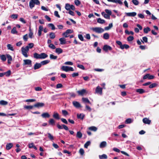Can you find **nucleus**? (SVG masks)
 I'll return each mask as SVG.
<instances>
[{
  "label": "nucleus",
  "instance_id": "f257e3e1",
  "mask_svg": "<svg viewBox=\"0 0 159 159\" xmlns=\"http://www.w3.org/2000/svg\"><path fill=\"white\" fill-rule=\"evenodd\" d=\"M48 55L44 53H42L40 54L35 53L34 54V57L36 59H44L47 58Z\"/></svg>",
  "mask_w": 159,
  "mask_h": 159
},
{
  "label": "nucleus",
  "instance_id": "f03ea898",
  "mask_svg": "<svg viewBox=\"0 0 159 159\" xmlns=\"http://www.w3.org/2000/svg\"><path fill=\"white\" fill-rule=\"evenodd\" d=\"M39 5L40 2L38 0H31L29 3V6L31 9H32L34 6V4Z\"/></svg>",
  "mask_w": 159,
  "mask_h": 159
},
{
  "label": "nucleus",
  "instance_id": "7ed1b4c3",
  "mask_svg": "<svg viewBox=\"0 0 159 159\" xmlns=\"http://www.w3.org/2000/svg\"><path fill=\"white\" fill-rule=\"evenodd\" d=\"M22 54L26 57H28L27 53L28 52L29 49L28 47L26 46L25 47H22L21 49Z\"/></svg>",
  "mask_w": 159,
  "mask_h": 159
},
{
  "label": "nucleus",
  "instance_id": "20e7f679",
  "mask_svg": "<svg viewBox=\"0 0 159 159\" xmlns=\"http://www.w3.org/2000/svg\"><path fill=\"white\" fill-rule=\"evenodd\" d=\"M91 30L93 31L98 33H101L104 31V30L100 27H96L95 28H92Z\"/></svg>",
  "mask_w": 159,
  "mask_h": 159
},
{
  "label": "nucleus",
  "instance_id": "39448f33",
  "mask_svg": "<svg viewBox=\"0 0 159 159\" xmlns=\"http://www.w3.org/2000/svg\"><path fill=\"white\" fill-rule=\"evenodd\" d=\"M61 69L63 71L66 72H68L69 71H74V69L73 67L67 66H63L61 67Z\"/></svg>",
  "mask_w": 159,
  "mask_h": 159
},
{
  "label": "nucleus",
  "instance_id": "423d86ee",
  "mask_svg": "<svg viewBox=\"0 0 159 159\" xmlns=\"http://www.w3.org/2000/svg\"><path fill=\"white\" fill-rule=\"evenodd\" d=\"M103 49L106 52H107L108 50L111 51L112 49V48L110 46L105 45L103 47Z\"/></svg>",
  "mask_w": 159,
  "mask_h": 159
},
{
  "label": "nucleus",
  "instance_id": "0eeeda50",
  "mask_svg": "<svg viewBox=\"0 0 159 159\" xmlns=\"http://www.w3.org/2000/svg\"><path fill=\"white\" fill-rule=\"evenodd\" d=\"M154 76L153 75H150L149 74H147L144 75L143 77V79H146L148 78L149 80L153 79L154 78Z\"/></svg>",
  "mask_w": 159,
  "mask_h": 159
},
{
  "label": "nucleus",
  "instance_id": "6e6552de",
  "mask_svg": "<svg viewBox=\"0 0 159 159\" xmlns=\"http://www.w3.org/2000/svg\"><path fill=\"white\" fill-rule=\"evenodd\" d=\"M57 127L58 128V129H61L63 128H64L66 130H68V128L67 126L66 125H63L62 126L60 125L59 124H57Z\"/></svg>",
  "mask_w": 159,
  "mask_h": 159
},
{
  "label": "nucleus",
  "instance_id": "1a4fd4ad",
  "mask_svg": "<svg viewBox=\"0 0 159 159\" xmlns=\"http://www.w3.org/2000/svg\"><path fill=\"white\" fill-rule=\"evenodd\" d=\"M73 105L76 108L81 107V106L79 102L77 101H74L72 102Z\"/></svg>",
  "mask_w": 159,
  "mask_h": 159
},
{
  "label": "nucleus",
  "instance_id": "9d476101",
  "mask_svg": "<svg viewBox=\"0 0 159 159\" xmlns=\"http://www.w3.org/2000/svg\"><path fill=\"white\" fill-rule=\"evenodd\" d=\"M77 93L79 95L83 96L86 93V91L85 89H83L81 90L78 91Z\"/></svg>",
  "mask_w": 159,
  "mask_h": 159
},
{
  "label": "nucleus",
  "instance_id": "9b49d317",
  "mask_svg": "<svg viewBox=\"0 0 159 159\" xmlns=\"http://www.w3.org/2000/svg\"><path fill=\"white\" fill-rule=\"evenodd\" d=\"M102 88H100L99 86H98L96 89V92L100 95H102Z\"/></svg>",
  "mask_w": 159,
  "mask_h": 159
},
{
  "label": "nucleus",
  "instance_id": "f8f14e48",
  "mask_svg": "<svg viewBox=\"0 0 159 159\" xmlns=\"http://www.w3.org/2000/svg\"><path fill=\"white\" fill-rule=\"evenodd\" d=\"M44 104L43 103L37 102L34 105V107L39 108L44 106Z\"/></svg>",
  "mask_w": 159,
  "mask_h": 159
},
{
  "label": "nucleus",
  "instance_id": "ddd939ff",
  "mask_svg": "<svg viewBox=\"0 0 159 159\" xmlns=\"http://www.w3.org/2000/svg\"><path fill=\"white\" fill-rule=\"evenodd\" d=\"M107 1L109 2H111L116 3H118L120 5H122L123 4L122 2L120 0H107Z\"/></svg>",
  "mask_w": 159,
  "mask_h": 159
},
{
  "label": "nucleus",
  "instance_id": "4468645a",
  "mask_svg": "<svg viewBox=\"0 0 159 159\" xmlns=\"http://www.w3.org/2000/svg\"><path fill=\"white\" fill-rule=\"evenodd\" d=\"M24 63L23 65H29L31 64L32 61L31 60L29 59L24 60H23Z\"/></svg>",
  "mask_w": 159,
  "mask_h": 159
},
{
  "label": "nucleus",
  "instance_id": "2eb2a0df",
  "mask_svg": "<svg viewBox=\"0 0 159 159\" xmlns=\"http://www.w3.org/2000/svg\"><path fill=\"white\" fill-rule=\"evenodd\" d=\"M7 57V62L8 64H10L12 60L11 56L9 54H7L6 55Z\"/></svg>",
  "mask_w": 159,
  "mask_h": 159
},
{
  "label": "nucleus",
  "instance_id": "dca6fc26",
  "mask_svg": "<svg viewBox=\"0 0 159 159\" xmlns=\"http://www.w3.org/2000/svg\"><path fill=\"white\" fill-rule=\"evenodd\" d=\"M42 66L41 64L40 63H36L34 66V70H36L40 68Z\"/></svg>",
  "mask_w": 159,
  "mask_h": 159
},
{
  "label": "nucleus",
  "instance_id": "f3484780",
  "mask_svg": "<svg viewBox=\"0 0 159 159\" xmlns=\"http://www.w3.org/2000/svg\"><path fill=\"white\" fill-rule=\"evenodd\" d=\"M143 122L146 124H149L151 123V120L147 118H143Z\"/></svg>",
  "mask_w": 159,
  "mask_h": 159
},
{
  "label": "nucleus",
  "instance_id": "a211bd4d",
  "mask_svg": "<svg viewBox=\"0 0 159 159\" xmlns=\"http://www.w3.org/2000/svg\"><path fill=\"white\" fill-rule=\"evenodd\" d=\"M82 101L84 103H88L90 104H91V103L88 98H82Z\"/></svg>",
  "mask_w": 159,
  "mask_h": 159
},
{
  "label": "nucleus",
  "instance_id": "6ab92c4d",
  "mask_svg": "<svg viewBox=\"0 0 159 159\" xmlns=\"http://www.w3.org/2000/svg\"><path fill=\"white\" fill-rule=\"evenodd\" d=\"M101 14L105 18L108 19H110V16L109 15L106 14L105 12H102L101 13Z\"/></svg>",
  "mask_w": 159,
  "mask_h": 159
},
{
  "label": "nucleus",
  "instance_id": "aec40b11",
  "mask_svg": "<svg viewBox=\"0 0 159 159\" xmlns=\"http://www.w3.org/2000/svg\"><path fill=\"white\" fill-rule=\"evenodd\" d=\"M41 116L43 118H49L50 116V115L47 112H45L41 115Z\"/></svg>",
  "mask_w": 159,
  "mask_h": 159
},
{
  "label": "nucleus",
  "instance_id": "412c9836",
  "mask_svg": "<svg viewBox=\"0 0 159 159\" xmlns=\"http://www.w3.org/2000/svg\"><path fill=\"white\" fill-rule=\"evenodd\" d=\"M107 143L105 141L102 142L100 144V147L101 148H103L107 146Z\"/></svg>",
  "mask_w": 159,
  "mask_h": 159
},
{
  "label": "nucleus",
  "instance_id": "4be33fe9",
  "mask_svg": "<svg viewBox=\"0 0 159 159\" xmlns=\"http://www.w3.org/2000/svg\"><path fill=\"white\" fill-rule=\"evenodd\" d=\"M55 52L58 54H59L62 52L63 50L60 48H57L56 49Z\"/></svg>",
  "mask_w": 159,
  "mask_h": 159
},
{
  "label": "nucleus",
  "instance_id": "5701e85b",
  "mask_svg": "<svg viewBox=\"0 0 159 159\" xmlns=\"http://www.w3.org/2000/svg\"><path fill=\"white\" fill-rule=\"evenodd\" d=\"M13 144L11 143H7L6 146V149L7 150H10L13 146Z\"/></svg>",
  "mask_w": 159,
  "mask_h": 159
},
{
  "label": "nucleus",
  "instance_id": "b1692460",
  "mask_svg": "<svg viewBox=\"0 0 159 159\" xmlns=\"http://www.w3.org/2000/svg\"><path fill=\"white\" fill-rule=\"evenodd\" d=\"M53 117L55 119L59 120L60 119L59 114L57 112H54L53 115Z\"/></svg>",
  "mask_w": 159,
  "mask_h": 159
},
{
  "label": "nucleus",
  "instance_id": "393cba45",
  "mask_svg": "<svg viewBox=\"0 0 159 159\" xmlns=\"http://www.w3.org/2000/svg\"><path fill=\"white\" fill-rule=\"evenodd\" d=\"M126 15L129 16H134L136 15V13L135 12H129L126 13Z\"/></svg>",
  "mask_w": 159,
  "mask_h": 159
},
{
  "label": "nucleus",
  "instance_id": "a878e982",
  "mask_svg": "<svg viewBox=\"0 0 159 159\" xmlns=\"http://www.w3.org/2000/svg\"><path fill=\"white\" fill-rule=\"evenodd\" d=\"M59 40L60 42V44H64L66 43V39L64 38H60L59 39Z\"/></svg>",
  "mask_w": 159,
  "mask_h": 159
},
{
  "label": "nucleus",
  "instance_id": "bb28decb",
  "mask_svg": "<svg viewBox=\"0 0 159 159\" xmlns=\"http://www.w3.org/2000/svg\"><path fill=\"white\" fill-rule=\"evenodd\" d=\"M0 58L3 61H5L6 60V57L4 55H1L0 54Z\"/></svg>",
  "mask_w": 159,
  "mask_h": 159
},
{
  "label": "nucleus",
  "instance_id": "cd10ccee",
  "mask_svg": "<svg viewBox=\"0 0 159 159\" xmlns=\"http://www.w3.org/2000/svg\"><path fill=\"white\" fill-rule=\"evenodd\" d=\"M99 157L100 159H106L107 158V156L105 154H103L101 155H100L99 156Z\"/></svg>",
  "mask_w": 159,
  "mask_h": 159
},
{
  "label": "nucleus",
  "instance_id": "c85d7f7f",
  "mask_svg": "<svg viewBox=\"0 0 159 159\" xmlns=\"http://www.w3.org/2000/svg\"><path fill=\"white\" fill-rule=\"evenodd\" d=\"M68 95L70 96V98H75L76 96V94L74 93H68Z\"/></svg>",
  "mask_w": 159,
  "mask_h": 159
},
{
  "label": "nucleus",
  "instance_id": "c756f323",
  "mask_svg": "<svg viewBox=\"0 0 159 159\" xmlns=\"http://www.w3.org/2000/svg\"><path fill=\"white\" fill-rule=\"evenodd\" d=\"M84 116V115L83 114H77V117L78 119H83Z\"/></svg>",
  "mask_w": 159,
  "mask_h": 159
},
{
  "label": "nucleus",
  "instance_id": "7c9ffc66",
  "mask_svg": "<svg viewBox=\"0 0 159 159\" xmlns=\"http://www.w3.org/2000/svg\"><path fill=\"white\" fill-rule=\"evenodd\" d=\"M8 104V102L4 100H2L0 101V105H6Z\"/></svg>",
  "mask_w": 159,
  "mask_h": 159
},
{
  "label": "nucleus",
  "instance_id": "2f4dec72",
  "mask_svg": "<svg viewBox=\"0 0 159 159\" xmlns=\"http://www.w3.org/2000/svg\"><path fill=\"white\" fill-rule=\"evenodd\" d=\"M49 124L50 125H55V121L53 119H51L49 121Z\"/></svg>",
  "mask_w": 159,
  "mask_h": 159
},
{
  "label": "nucleus",
  "instance_id": "473e14b6",
  "mask_svg": "<svg viewBox=\"0 0 159 159\" xmlns=\"http://www.w3.org/2000/svg\"><path fill=\"white\" fill-rule=\"evenodd\" d=\"M97 22L98 23L101 24H103L105 23V21L103 19H101V18H99L97 19Z\"/></svg>",
  "mask_w": 159,
  "mask_h": 159
},
{
  "label": "nucleus",
  "instance_id": "72a5a7b5",
  "mask_svg": "<svg viewBox=\"0 0 159 159\" xmlns=\"http://www.w3.org/2000/svg\"><path fill=\"white\" fill-rule=\"evenodd\" d=\"M49 62L50 61L49 60H46L41 61L40 63L42 66L44 65L48 64Z\"/></svg>",
  "mask_w": 159,
  "mask_h": 159
},
{
  "label": "nucleus",
  "instance_id": "f704fd0d",
  "mask_svg": "<svg viewBox=\"0 0 159 159\" xmlns=\"http://www.w3.org/2000/svg\"><path fill=\"white\" fill-rule=\"evenodd\" d=\"M103 38L105 39H108L109 38V35L108 33H106L103 34Z\"/></svg>",
  "mask_w": 159,
  "mask_h": 159
},
{
  "label": "nucleus",
  "instance_id": "c9c22d12",
  "mask_svg": "<svg viewBox=\"0 0 159 159\" xmlns=\"http://www.w3.org/2000/svg\"><path fill=\"white\" fill-rule=\"evenodd\" d=\"M50 38V39H53L55 38V35L54 33L51 32L49 34Z\"/></svg>",
  "mask_w": 159,
  "mask_h": 159
},
{
  "label": "nucleus",
  "instance_id": "e433bc0d",
  "mask_svg": "<svg viewBox=\"0 0 159 159\" xmlns=\"http://www.w3.org/2000/svg\"><path fill=\"white\" fill-rule=\"evenodd\" d=\"M48 138L51 141H53L54 139V137L50 133H48Z\"/></svg>",
  "mask_w": 159,
  "mask_h": 159
},
{
  "label": "nucleus",
  "instance_id": "4c0bfd02",
  "mask_svg": "<svg viewBox=\"0 0 159 159\" xmlns=\"http://www.w3.org/2000/svg\"><path fill=\"white\" fill-rule=\"evenodd\" d=\"M7 49L12 51H14V49L13 46L11 44H8L7 45Z\"/></svg>",
  "mask_w": 159,
  "mask_h": 159
},
{
  "label": "nucleus",
  "instance_id": "58836bf2",
  "mask_svg": "<svg viewBox=\"0 0 159 159\" xmlns=\"http://www.w3.org/2000/svg\"><path fill=\"white\" fill-rule=\"evenodd\" d=\"M82 136V134L80 131H78L77 133L76 137L79 138H81Z\"/></svg>",
  "mask_w": 159,
  "mask_h": 159
},
{
  "label": "nucleus",
  "instance_id": "ea45409f",
  "mask_svg": "<svg viewBox=\"0 0 159 159\" xmlns=\"http://www.w3.org/2000/svg\"><path fill=\"white\" fill-rule=\"evenodd\" d=\"M89 129L91 130L94 131H97V127H96L95 126H93L91 127H89Z\"/></svg>",
  "mask_w": 159,
  "mask_h": 159
},
{
  "label": "nucleus",
  "instance_id": "a19ab883",
  "mask_svg": "<svg viewBox=\"0 0 159 159\" xmlns=\"http://www.w3.org/2000/svg\"><path fill=\"white\" fill-rule=\"evenodd\" d=\"M57 57L56 56H54L52 54H51L50 55V58L51 59L55 60L56 59Z\"/></svg>",
  "mask_w": 159,
  "mask_h": 159
},
{
  "label": "nucleus",
  "instance_id": "79ce46f5",
  "mask_svg": "<svg viewBox=\"0 0 159 159\" xmlns=\"http://www.w3.org/2000/svg\"><path fill=\"white\" fill-rule=\"evenodd\" d=\"M151 30L150 29L149 27H147L143 29L144 32L145 33H148V32Z\"/></svg>",
  "mask_w": 159,
  "mask_h": 159
},
{
  "label": "nucleus",
  "instance_id": "37998d69",
  "mask_svg": "<svg viewBox=\"0 0 159 159\" xmlns=\"http://www.w3.org/2000/svg\"><path fill=\"white\" fill-rule=\"evenodd\" d=\"M48 26L49 27H51L52 30H54L55 29V27L53 24H49Z\"/></svg>",
  "mask_w": 159,
  "mask_h": 159
},
{
  "label": "nucleus",
  "instance_id": "c03bdc74",
  "mask_svg": "<svg viewBox=\"0 0 159 159\" xmlns=\"http://www.w3.org/2000/svg\"><path fill=\"white\" fill-rule=\"evenodd\" d=\"M70 5L68 3H66L65 5V8L67 10H70Z\"/></svg>",
  "mask_w": 159,
  "mask_h": 159
},
{
  "label": "nucleus",
  "instance_id": "a18cd8bd",
  "mask_svg": "<svg viewBox=\"0 0 159 159\" xmlns=\"http://www.w3.org/2000/svg\"><path fill=\"white\" fill-rule=\"evenodd\" d=\"M11 32L12 34H17V31L16 30V27H14L12 29V30H11Z\"/></svg>",
  "mask_w": 159,
  "mask_h": 159
},
{
  "label": "nucleus",
  "instance_id": "49530a36",
  "mask_svg": "<svg viewBox=\"0 0 159 159\" xmlns=\"http://www.w3.org/2000/svg\"><path fill=\"white\" fill-rule=\"evenodd\" d=\"M132 120L130 118H128L125 121V123L126 124H130L132 123Z\"/></svg>",
  "mask_w": 159,
  "mask_h": 159
},
{
  "label": "nucleus",
  "instance_id": "de8ad7c7",
  "mask_svg": "<svg viewBox=\"0 0 159 159\" xmlns=\"http://www.w3.org/2000/svg\"><path fill=\"white\" fill-rule=\"evenodd\" d=\"M125 34H128V35H129V34L133 35L134 34V32L133 31H129L127 30H125Z\"/></svg>",
  "mask_w": 159,
  "mask_h": 159
},
{
  "label": "nucleus",
  "instance_id": "09e8293b",
  "mask_svg": "<svg viewBox=\"0 0 159 159\" xmlns=\"http://www.w3.org/2000/svg\"><path fill=\"white\" fill-rule=\"evenodd\" d=\"M34 106H26L24 107V108L27 109H31L33 108Z\"/></svg>",
  "mask_w": 159,
  "mask_h": 159
},
{
  "label": "nucleus",
  "instance_id": "8fccbe9b",
  "mask_svg": "<svg viewBox=\"0 0 159 159\" xmlns=\"http://www.w3.org/2000/svg\"><path fill=\"white\" fill-rule=\"evenodd\" d=\"M79 152L81 155L83 156L84 153V150L82 148H80L79 150Z\"/></svg>",
  "mask_w": 159,
  "mask_h": 159
},
{
  "label": "nucleus",
  "instance_id": "3c124183",
  "mask_svg": "<svg viewBox=\"0 0 159 159\" xmlns=\"http://www.w3.org/2000/svg\"><path fill=\"white\" fill-rule=\"evenodd\" d=\"M90 144V142L89 141H87L84 145V147L86 148H87L89 146Z\"/></svg>",
  "mask_w": 159,
  "mask_h": 159
},
{
  "label": "nucleus",
  "instance_id": "603ef678",
  "mask_svg": "<svg viewBox=\"0 0 159 159\" xmlns=\"http://www.w3.org/2000/svg\"><path fill=\"white\" fill-rule=\"evenodd\" d=\"M134 39V37L132 36H130L127 38V40L128 41H132Z\"/></svg>",
  "mask_w": 159,
  "mask_h": 159
},
{
  "label": "nucleus",
  "instance_id": "864d4df0",
  "mask_svg": "<svg viewBox=\"0 0 159 159\" xmlns=\"http://www.w3.org/2000/svg\"><path fill=\"white\" fill-rule=\"evenodd\" d=\"M157 85V84L156 83H153L151 84H150L149 87L150 89L153 88L155 87Z\"/></svg>",
  "mask_w": 159,
  "mask_h": 159
},
{
  "label": "nucleus",
  "instance_id": "5fc2aeb1",
  "mask_svg": "<svg viewBox=\"0 0 159 159\" xmlns=\"http://www.w3.org/2000/svg\"><path fill=\"white\" fill-rule=\"evenodd\" d=\"M105 11L107 13V14L109 15L110 16L111 14V11L110 10L106 9L105 10Z\"/></svg>",
  "mask_w": 159,
  "mask_h": 159
},
{
  "label": "nucleus",
  "instance_id": "6e6d98bb",
  "mask_svg": "<svg viewBox=\"0 0 159 159\" xmlns=\"http://www.w3.org/2000/svg\"><path fill=\"white\" fill-rule=\"evenodd\" d=\"M34 46V44L33 43H30L28 44V45L26 47H28V49L32 48Z\"/></svg>",
  "mask_w": 159,
  "mask_h": 159
},
{
  "label": "nucleus",
  "instance_id": "4d7b16f0",
  "mask_svg": "<svg viewBox=\"0 0 159 159\" xmlns=\"http://www.w3.org/2000/svg\"><path fill=\"white\" fill-rule=\"evenodd\" d=\"M143 40H141V41L143 43V42H145V43H147L148 42V38L146 37H143L142 38Z\"/></svg>",
  "mask_w": 159,
  "mask_h": 159
},
{
  "label": "nucleus",
  "instance_id": "13d9d810",
  "mask_svg": "<svg viewBox=\"0 0 159 159\" xmlns=\"http://www.w3.org/2000/svg\"><path fill=\"white\" fill-rule=\"evenodd\" d=\"M65 65H73V63L71 61H66L65 62L64 64Z\"/></svg>",
  "mask_w": 159,
  "mask_h": 159
},
{
  "label": "nucleus",
  "instance_id": "bf43d9fd",
  "mask_svg": "<svg viewBox=\"0 0 159 159\" xmlns=\"http://www.w3.org/2000/svg\"><path fill=\"white\" fill-rule=\"evenodd\" d=\"M48 47L49 48H51L52 49H55L56 48V47L55 45L52 43L49 44Z\"/></svg>",
  "mask_w": 159,
  "mask_h": 159
},
{
  "label": "nucleus",
  "instance_id": "052dcab7",
  "mask_svg": "<svg viewBox=\"0 0 159 159\" xmlns=\"http://www.w3.org/2000/svg\"><path fill=\"white\" fill-rule=\"evenodd\" d=\"M18 15L17 14H13L11 16V17L12 18L15 19H17L18 17Z\"/></svg>",
  "mask_w": 159,
  "mask_h": 159
},
{
  "label": "nucleus",
  "instance_id": "680f3d73",
  "mask_svg": "<svg viewBox=\"0 0 159 159\" xmlns=\"http://www.w3.org/2000/svg\"><path fill=\"white\" fill-rule=\"evenodd\" d=\"M4 73L5 74V75H6V76H8L10 75L11 71L10 70H9L6 72H4Z\"/></svg>",
  "mask_w": 159,
  "mask_h": 159
},
{
  "label": "nucleus",
  "instance_id": "e2e57ef3",
  "mask_svg": "<svg viewBox=\"0 0 159 159\" xmlns=\"http://www.w3.org/2000/svg\"><path fill=\"white\" fill-rule=\"evenodd\" d=\"M62 114L65 116H66L68 114V112L65 110H62Z\"/></svg>",
  "mask_w": 159,
  "mask_h": 159
},
{
  "label": "nucleus",
  "instance_id": "0e129e2a",
  "mask_svg": "<svg viewBox=\"0 0 159 159\" xmlns=\"http://www.w3.org/2000/svg\"><path fill=\"white\" fill-rule=\"evenodd\" d=\"M78 36L79 38L81 41H83L84 40V39L82 35L79 34Z\"/></svg>",
  "mask_w": 159,
  "mask_h": 159
},
{
  "label": "nucleus",
  "instance_id": "69168bd1",
  "mask_svg": "<svg viewBox=\"0 0 159 159\" xmlns=\"http://www.w3.org/2000/svg\"><path fill=\"white\" fill-rule=\"evenodd\" d=\"M77 67L78 68L82 69V70H84L85 68L84 67V66L82 65H78L77 66Z\"/></svg>",
  "mask_w": 159,
  "mask_h": 159
},
{
  "label": "nucleus",
  "instance_id": "338daca9",
  "mask_svg": "<svg viewBox=\"0 0 159 159\" xmlns=\"http://www.w3.org/2000/svg\"><path fill=\"white\" fill-rule=\"evenodd\" d=\"M85 107L86 110H88L89 111H91L92 109L91 107L86 104L85 105Z\"/></svg>",
  "mask_w": 159,
  "mask_h": 159
},
{
  "label": "nucleus",
  "instance_id": "774afa93",
  "mask_svg": "<svg viewBox=\"0 0 159 159\" xmlns=\"http://www.w3.org/2000/svg\"><path fill=\"white\" fill-rule=\"evenodd\" d=\"M62 35L65 37L66 38H67V37H68L69 36V34L67 33L66 32H64V33H63V34H62Z\"/></svg>",
  "mask_w": 159,
  "mask_h": 159
}]
</instances>
